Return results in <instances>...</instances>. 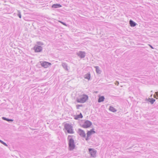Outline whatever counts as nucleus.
I'll return each mask as SVG.
<instances>
[{"label": "nucleus", "mask_w": 158, "mask_h": 158, "mask_svg": "<svg viewBox=\"0 0 158 158\" xmlns=\"http://www.w3.org/2000/svg\"><path fill=\"white\" fill-rule=\"evenodd\" d=\"M62 6L59 3H56L55 4H53L52 5V8H57L60 7Z\"/></svg>", "instance_id": "14"}, {"label": "nucleus", "mask_w": 158, "mask_h": 158, "mask_svg": "<svg viewBox=\"0 0 158 158\" xmlns=\"http://www.w3.org/2000/svg\"><path fill=\"white\" fill-rule=\"evenodd\" d=\"M94 67L96 69V72L98 74H100L101 71L99 69V67L98 66H95Z\"/></svg>", "instance_id": "20"}, {"label": "nucleus", "mask_w": 158, "mask_h": 158, "mask_svg": "<svg viewBox=\"0 0 158 158\" xmlns=\"http://www.w3.org/2000/svg\"><path fill=\"white\" fill-rule=\"evenodd\" d=\"M60 23H61V24H63V25L66 26H68V24H66L65 23L63 22H62L61 21H58Z\"/></svg>", "instance_id": "25"}, {"label": "nucleus", "mask_w": 158, "mask_h": 158, "mask_svg": "<svg viewBox=\"0 0 158 158\" xmlns=\"http://www.w3.org/2000/svg\"><path fill=\"white\" fill-rule=\"evenodd\" d=\"M73 136L69 135L68 137V141L69 149L70 151L73 150L75 148L74 141L71 137Z\"/></svg>", "instance_id": "1"}, {"label": "nucleus", "mask_w": 158, "mask_h": 158, "mask_svg": "<svg viewBox=\"0 0 158 158\" xmlns=\"http://www.w3.org/2000/svg\"><path fill=\"white\" fill-rule=\"evenodd\" d=\"M152 49H154V48L150 44L148 45Z\"/></svg>", "instance_id": "27"}, {"label": "nucleus", "mask_w": 158, "mask_h": 158, "mask_svg": "<svg viewBox=\"0 0 158 158\" xmlns=\"http://www.w3.org/2000/svg\"><path fill=\"white\" fill-rule=\"evenodd\" d=\"M83 118V115L81 113L79 114L76 115L74 116V118L76 120H78L80 118Z\"/></svg>", "instance_id": "13"}, {"label": "nucleus", "mask_w": 158, "mask_h": 158, "mask_svg": "<svg viewBox=\"0 0 158 158\" xmlns=\"http://www.w3.org/2000/svg\"><path fill=\"white\" fill-rule=\"evenodd\" d=\"M92 125V123L89 120H85L83 124L81 125V127L85 128L89 127Z\"/></svg>", "instance_id": "4"}, {"label": "nucleus", "mask_w": 158, "mask_h": 158, "mask_svg": "<svg viewBox=\"0 0 158 158\" xmlns=\"http://www.w3.org/2000/svg\"><path fill=\"white\" fill-rule=\"evenodd\" d=\"M0 143L6 146L7 147L8 146L7 145L6 143H5L4 142L1 140V139H0Z\"/></svg>", "instance_id": "23"}, {"label": "nucleus", "mask_w": 158, "mask_h": 158, "mask_svg": "<svg viewBox=\"0 0 158 158\" xmlns=\"http://www.w3.org/2000/svg\"><path fill=\"white\" fill-rule=\"evenodd\" d=\"M62 65L64 69L68 71L69 69H68L67 64L66 63H63Z\"/></svg>", "instance_id": "17"}, {"label": "nucleus", "mask_w": 158, "mask_h": 158, "mask_svg": "<svg viewBox=\"0 0 158 158\" xmlns=\"http://www.w3.org/2000/svg\"><path fill=\"white\" fill-rule=\"evenodd\" d=\"M33 49L35 52H38L42 51L43 48L40 46L35 45Z\"/></svg>", "instance_id": "6"}, {"label": "nucleus", "mask_w": 158, "mask_h": 158, "mask_svg": "<svg viewBox=\"0 0 158 158\" xmlns=\"http://www.w3.org/2000/svg\"><path fill=\"white\" fill-rule=\"evenodd\" d=\"M89 151L91 156L95 157L97 153V151L93 148H90L89 149Z\"/></svg>", "instance_id": "7"}, {"label": "nucleus", "mask_w": 158, "mask_h": 158, "mask_svg": "<svg viewBox=\"0 0 158 158\" xmlns=\"http://www.w3.org/2000/svg\"><path fill=\"white\" fill-rule=\"evenodd\" d=\"M109 110L110 111L113 112H115L117 111V110L114 107L112 106H110L109 107Z\"/></svg>", "instance_id": "18"}, {"label": "nucleus", "mask_w": 158, "mask_h": 158, "mask_svg": "<svg viewBox=\"0 0 158 158\" xmlns=\"http://www.w3.org/2000/svg\"><path fill=\"white\" fill-rule=\"evenodd\" d=\"M156 100L154 99L153 98H146L145 99V101H148L150 102L151 104H153L154 102Z\"/></svg>", "instance_id": "11"}, {"label": "nucleus", "mask_w": 158, "mask_h": 158, "mask_svg": "<svg viewBox=\"0 0 158 158\" xmlns=\"http://www.w3.org/2000/svg\"><path fill=\"white\" fill-rule=\"evenodd\" d=\"M64 127L68 133L73 134L74 133L73 127L70 124L68 123L65 124L64 125Z\"/></svg>", "instance_id": "3"}, {"label": "nucleus", "mask_w": 158, "mask_h": 158, "mask_svg": "<svg viewBox=\"0 0 158 158\" xmlns=\"http://www.w3.org/2000/svg\"><path fill=\"white\" fill-rule=\"evenodd\" d=\"M41 66L45 68H47L49 66H50L52 64L51 63L47 62V61H42V62H41Z\"/></svg>", "instance_id": "5"}, {"label": "nucleus", "mask_w": 158, "mask_h": 158, "mask_svg": "<svg viewBox=\"0 0 158 158\" xmlns=\"http://www.w3.org/2000/svg\"><path fill=\"white\" fill-rule=\"evenodd\" d=\"M78 132L80 135L81 137L84 138L85 137V131L83 130L80 129H79L78 130Z\"/></svg>", "instance_id": "9"}, {"label": "nucleus", "mask_w": 158, "mask_h": 158, "mask_svg": "<svg viewBox=\"0 0 158 158\" xmlns=\"http://www.w3.org/2000/svg\"><path fill=\"white\" fill-rule=\"evenodd\" d=\"M17 15H18V17H19L20 18H21V12H20V11L19 10H18V11Z\"/></svg>", "instance_id": "24"}, {"label": "nucleus", "mask_w": 158, "mask_h": 158, "mask_svg": "<svg viewBox=\"0 0 158 158\" xmlns=\"http://www.w3.org/2000/svg\"><path fill=\"white\" fill-rule=\"evenodd\" d=\"M155 94L153 96L154 98L158 99V92H156Z\"/></svg>", "instance_id": "21"}, {"label": "nucleus", "mask_w": 158, "mask_h": 158, "mask_svg": "<svg viewBox=\"0 0 158 158\" xmlns=\"http://www.w3.org/2000/svg\"><path fill=\"white\" fill-rule=\"evenodd\" d=\"M2 119L6 121L7 122H13V119H9L8 118H7L5 117H2Z\"/></svg>", "instance_id": "19"}, {"label": "nucleus", "mask_w": 158, "mask_h": 158, "mask_svg": "<svg viewBox=\"0 0 158 158\" xmlns=\"http://www.w3.org/2000/svg\"><path fill=\"white\" fill-rule=\"evenodd\" d=\"M78 56L81 58H83L85 57V53L84 51H79L77 54Z\"/></svg>", "instance_id": "8"}, {"label": "nucleus", "mask_w": 158, "mask_h": 158, "mask_svg": "<svg viewBox=\"0 0 158 158\" xmlns=\"http://www.w3.org/2000/svg\"><path fill=\"white\" fill-rule=\"evenodd\" d=\"M105 98L104 96H100L99 97L98 100V102H103L104 101Z\"/></svg>", "instance_id": "15"}, {"label": "nucleus", "mask_w": 158, "mask_h": 158, "mask_svg": "<svg viewBox=\"0 0 158 158\" xmlns=\"http://www.w3.org/2000/svg\"><path fill=\"white\" fill-rule=\"evenodd\" d=\"M37 45L39 46H42L44 45V44L43 42L40 41L37 42Z\"/></svg>", "instance_id": "22"}, {"label": "nucleus", "mask_w": 158, "mask_h": 158, "mask_svg": "<svg viewBox=\"0 0 158 158\" xmlns=\"http://www.w3.org/2000/svg\"><path fill=\"white\" fill-rule=\"evenodd\" d=\"M129 24H130V26L131 27H134L136 25H137V23H135V22L133 21L131 19H130V21H129Z\"/></svg>", "instance_id": "12"}, {"label": "nucleus", "mask_w": 158, "mask_h": 158, "mask_svg": "<svg viewBox=\"0 0 158 158\" xmlns=\"http://www.w3.org/2000/svg\"><path fill=\"white\" fill-rule=\"evenodd\" d=\"M90 74L89 73H87L84 75V78L87 79L88 80L90 79Z\"/></svg>", "instance_id": "16"}, {"label": "nucleus", "mask_w": 158, "mask_h": 158, "mask_svg": "<svg viewBox=\"0 0 158 158\" xmlns=\"http://www.w3.org/2000/svg\"><path fill=\"white\" fill-rule=\"evenodd\" d=\"M83 106L82 105H76V108L77 109H79L80 107H82Z\"/></svg>", "instance_id": "26"}, {"label": "nucleus", "mask_w": 158, "mask_h": 158, "mask_svg": "<svg viewBox=\"0 0 158 158\" xmlns=\"http://www.w3.org/2000/svg\"><path fill=\"white\" fill-rule=\"evenodd\" d=\"M89 137H88L87 135V137L85 138V140L86 141H88L89 139Z\"/></svg>", "instance_id": "28"}, {"label": "nucleus", "mask_w": 158, "mask_h": 158, "mask_svg": "<svg viewBox=\"0 0 158 158\" xmlns=\"http://www.w3.org/2000/svg\"><path fill=\"white\" fill-rule=\"evenodd\" d=\"M95 131H94V129L93 128L90 130V131H88L87 133V135L88 137H89L91 135L95 133Z\"/></svg>", "instance_id": "10"}, {"label": "nucleus", "mask_w": 158, "mask_h": 158, "mask_svg": "<svg viewBox=\"0 0 158 158\" xmlns=\"http://www.w3.org/2000/svg\"><path fill=\"white\" fill-rule=\"evenodd\" d=\"M88 99V96L86 94H83L80 96V98H77L76 101L77 102L82 103L86 102Z\"/></svg>", "instance_id": "2"}]
</instances>
